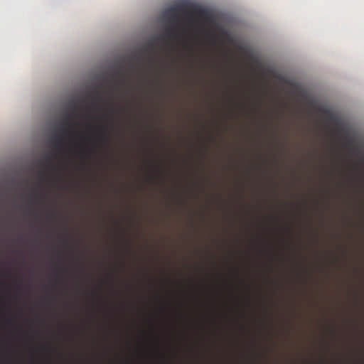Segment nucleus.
<instances>
[{
	"instance_id": "1",
	"label": "nucleus",
	"mask_w": 364,
	"mask_h": 364,
	"mask_svg": "<svg viewBox=\"0 0 364 364\" xmlns=\"http://www.w3.org/2000/svg\"><path fill=\"white\" fill-rule=\"evenodd\" d=\"M182 11L183 7L180 5L171 6L164 11V15L168 18L170 25L160 38H166L169 41H175L177 38L178 35L173 26L181 24V18L178 15Z\"/></svg>"
},
{
	"instance_id": "2",
	"label": "nucleus",
	"mask_w": 364,
	"mask_h": 364,
	"mask_svg": "<svg viewBox=\"0 0 364 364\" xmlns=\"http://www.w3.org/2000/svg\"><path fill=\"white\" fill-rule=\"evenodd\" d=\"M100 139L103 143H107L109 141V136L107 131V128L105 125H101L100 127Z\"/></svg>"
},
{
	"instance_id": "3",
	"label": "nucleus",
	"mask_w": 364,
	"mask_h": 364,
	"mask_svg": "<svg viewBox=\"0 0 364 364\" xmlns=\"http://www.w3.org/2000/svg\"><path fill=\"white\" fill-rule=\"evenodd\" d=\"M52 140L54 141L55 149L58 151H59L61 148V146H62V142L63 141V136L62 135H54L52 137Z\"/></svg>"
},
{
	"instance_id": "4",
	"label": "nucleus",
	"mask_w": 364,
	"mask_h": 364,
	"mask_svg": "<svg viewBox=\"0 0 364 364\" xmlns=\"http://www.w3.org/2000/svg\"><path fill=\"white\" fill-rule=\"evenodd\" d=\"M159 40V38H154L151 41H150L147 46L145 47V48H143L141 49V52H143L144 53H146L149 50H153L157 43V41Z\"/></svg>"
},
{
	"instance_id": "5",
	"label": "nucleus",
	"mask_w": 364,
	"mask_h": 364,
	"mask_svg": "<svg viewBox=\"0 0 364 364\" xmlns=\"http://www.w3.org/2000/svg\"><path fill=\"white\" fill-rule=\"evenodd\" d=\"M98 94H99V92H97L96 90H95L92 91L91 93L88 94L87 95V98L92 97L94 100H95V99L101 100V97H100V95Z\"/></svg>"
},
{
	"instance_id": "6",
	"label": "nucleus",
	"mask_w": 364,
	"mask_h": 364,
	"mask_svg": "<svg viewBox=\"0 0 364 364\" xmlns=\"http://www.w3.org/2000/svg\"><path fill=\"white\" fill-rule=\"evenodd\" d=\"M63 124H70V125L73 124V123H72V122L70 120V116H65L63 117Z\"/></svg>"
},
{
	"instance_id": "7",
	"label": "nucleus",
	"mask_w": 364,
	"mask_h": 364,
	"mask_svg": "<svg viewBox=\"0 0 364 364\" xmlns=\"http://www.w3.org/2000/svg\"><path fill=\"white\" fill-rule=\"evenodd\" d=\"M50 161H51V157H50V155H49V156H47L46 157V159H45L44 164H50Z\"/></svg>"
},
{
	"instance_id": "8",
	"label": "nucleus",
	"mask_w": 364,
	"mask_h": 364,
	"mask_svg": "<svg viewBox=\"0 0 364 364\" xmlns=\"http://www.w3.org/2000/svg\"><path fill=\"white\" fill-rule=\"evenodd\" d=\"M120 74H122V70H117L116 72L114 73L113 75L114 77H116L117 75H120Z\"/></svg>"
},
{
	"instance_id": "9",
	"label": "nucleus",
	"mask_w": 364,
	"mask_h": 364,
	"mask_svg": "<svg viewBox=\"0 0 364 364\" xmlns=\"http://www.w3.org/2000/svg\"><path fill=\"white\" fill-rule=\"evenodd\" d=\"M62 132H63V135H65L67 133V129H65V127H62Z\"/></svg>"
},
{
	"instance_id": "10",
	"label": "nucleus",
	"mask_w": 364,
	"mask_h": 364,
	"mask_svg": "<svg viewBox=\"0 0 364 364\" xmlns=\"http://www.w3.org/2000/svg\"><path fill=\"white\" fill-rule=\"evenodd\" d=\"M70 107L75 108V107H76V103H75V102H73L70 104Z\"/></svg>"
},
{
	"instance_id": "11",
	"label": "nucleus",
	"mask_w": 364,
	"mask_h": 364,
	"mask_svg": "<svg viewBox=\"0 0 364 364\" xmlns=\"http://www.w3.org/2000/svg\"><path fill=\"white\" fill-rule=\"evenodd\" d=\"M40 176H41V178L42 180H43V179H44V176L43 175V173H40Z\"/></svg>"
},
{
	"instance_id": "12",
	"label": "nucleus",
	"mask_w": 364,
	"mask_h": 364,
	"mask_svg": "<svg viewBox=\"0 0 364 364\" xmlns=\"http://www.w3.org/2000/svg\"><path fill=\"white\" fill-rule=\"evenodd\" d=\"M50 214L51 215H53V212H50Z\"/></svg>"
}]
</instances>
